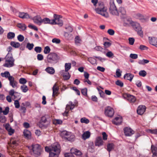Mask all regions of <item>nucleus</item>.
Returning <instances> with one entry per match:
<instances>
[{"instance_id":"nucleus-3","label":"nucleus","mask_w":157,"mask_h":157,"mask_svg":"<svg viewBox=\"0 0 157 157\" xmlns=\"http://www.w3.org/2000/svg\"><path fill=\"white\" fill-rule=\"evenodd\" d=\"M58 59V56L56 53H50L47 56V61L50 64H54L57 63Z\"/></svg>"},{"instance_id":"nucleus-63","label":"nucleus","mask_w":157,"mask_h":157,"mask_svg":"<svg viewBox=\"0 0 157 157\" xmlns=\"http://www.w3.org/2000/svg\"><path fill=\"white\" fill-rule=\"evenodd\" d=\"M19 82L21 84H24L27 82L26 79L24 78H20L19 80Z\"/></svg>"},{"instance_id":"nucleus-37","label":"nucleus","mask_w":157,"mask_h":157,"mask_svg":"<svg viewBox=\"0 0 157 157\" xmlns=\"http://www.w3.org/2000/svg\"><path fill=\"white\" fill-rule=\"evenodd\" d=\"M21 89L22 91L24 93L27 92L29 90L27 86L25 85H23V86H21Z\"/></svg>"},{"instance_id":"nucleus-19","label":"nucleus","mask_w":157,"mask_h":157,"mask_svg":"<svg viewBox=\"0 0 157 157\" xmlns=\"http://www.w3.org/2000/svg\"><path fill=\"white\" fill-rule=\"evenodd\" d=\"M151 150L152 153V157H157V146L152 145L151 147Z\"/></svg>"},{"instance_id":"nucleus-55","label":"nucleus","mask_w":157,"mask_h":157,"mask_svg":"<svg viewBox=\"0 0 157 157\" xmlns=\"http://www.w3.org/2000/svg\"><path fill=\"white\" fill-rule=\"evenodd\" d=\"M9 111V107L7 106L5 108V109L3 111L2 113L4 115H7Z\"/></svg>"},{"instance_id":"nucleus-14","label":"nucleus","mask_w":157,"mask_h":157,"mask_svg":"<svg viewBox=\"0 0 157 157\" xmlns=\"http://www.w3.org/2000/svg\"><path fill=\"white\" fill-rule=\"evenodd\" d=\"M33 20L34 22L37 25L40 26L42 24V18L40 15H37L33 17Z\"/></svg>"},{"instance_id":"nucleus-11","label":"nucleus","mask_w":157,"mask_h":157,"mask_svg":"<svg viewBox=\"0 0 157 157\" xmlns=\"http://www.w3.org/2000/svg\"><path fill=\"white\" fill-rule=\"evenodd\" d=\"M124 98H127L128 101L132 104H133L136 101V97L133 95L129 94H126L124 96Z\"/></svg>"},{"instance_id":"nucleus-40","label":"nucleus","mask_w":157,"mask_h":157,"mask_svg":"<svg viewBox=\"0 0 157 157\" xmlns=\"http://www.w3.org/2000/svg\"><path fill=\"white\" fill-rule=\"evenodd\" d=\"M34 46V45L33 43H28L27 44L26 48L29 50H31L33 48Z\"/></svg>"},{"instance_id":"nucleus-6","label":"nucleus","mask_w":157,"mask_h":157,"mask_svg":"<svg viewBox=\"0 0 157 157\" xmlns=\"http://www.w3.org/2000/svg\"><path fill=\"white\" fill-rule=\"evenodd\" d=\"M32 147L34 154L36 156H39L42 151L41 146L38 144H35L32 145Z\"/></svg>"},{"instance_id":"nucleus-4","label":"nucleus","mask_w":157,"mask_h":157,"mask_svg":"<svg viewBox=\"0 0 157 157\" xmlns=\"http://www.w3.org/2000/svg\"><path fill=\"white\" fill-rule=\"evenodd\" d=\"M95 10L98 13L100 14L106 18L109 17V14L107 12V8L104 6H102L101 7L97 8L95 9Z\"/></svg>"},{"instance_id":"nucleus-27","label":"nucleus","mask_w":157,"mask_h":157,"mask_svg":"<svg viewBox=\"0 0 157 157\" xmlns=\"http://www.w3.org/2000/svg\"><path fill=\"white\" fill-rule=\"evenodd\" d=\"M75 139V136L72 134L71 132L69 134V135L66 138L65 140L71 142L74 141Z\"/></svg>"},{"instance_id":"nucleus-21","label":"nucleus","mask_w":157,"mask_h":157,"mask_svg":"<svg viewBox=\"0 0 157 157\" xmlns=\"http://www.w3.org/2000/svg\"><path fill=\"white\" fill-rule=\"evenodd\" d=\"M134 75L131 73H126L124 75V78L127 80L131 81L134 77Z\"/></svg>"},{"instance_id":"nucleus-12","label":"nucleus","mask_w":157,"mask_h":157,"mask_svg":"<svg viewBox=\"0 0 157 157\" xmlns=\"http://www.w3.org/2000/svg\"><path fill=\"white\" fill-rule=\"evenodd\" d=\"M146 107L144 105H141L138 106L137 109V113L139 115H142L145 112Z\"/></svg>"},{"instance_id":"nucleus-10","label":"nucleus","mask_w":157,"mask_h":157,"mask_svg":"<svg viewBox=\"0 0 157 157\" xmlns=\"http://www.w3.org/2000/svg\"><path fill=\"white\" fill-rule=\"evenodd\" d=\"M104 113L106 116L112 117L114 114V112L113 108L110 106H107L105 109Z\"/></svg>"},{"instance_id":"nucleus-17","label":"nucleus","mask_w":157,"mask_h":157,"mask_svg":"<svg viewBox=\"0 0 157 157\" xmlns=\"http://www.w3.org/2000/svg\"><path fill=\"white\" fill-rule=\"evenodd\" d=\"M18 17L22 19H29L31 17L28 13L24 12H19Z\"/></svg>"},{"instance_id":"nucleus-34","label":"nucleus","mask_w":157,"mask_h":157,"mask_svg":"<svg viewBox=\"0 0 157 157\" xmlns=\"http://www.w3.org/2000/svg\"><path fill=\"white\" fill-rule=\"evenodd\" d=\"M10 143L14 146H17L18 145V140H17L14 139L13 138H12L11 140Z\"/></svg>"},{"instance_id":"nucleus-52","label":"nucleus","mask_w":157,"mask_h":157,"mask_svg":"<svg viewBox=\"0 0 157 157\" xmlns=\"http://www.w3.org/2000/svg\"><path fill=\"white\" fill-rule=\"evenodd\" d=\"M67 73L66 75L63 74V76L64 79L67 80L69 79L70 77V75L69 74V73L67 72Z\"/></svg>"},{"instance_id":"nucleus-61","label":"nucleus","mask_w":157,"mask_h":157,"mask_svg":"<svg viewBox=\"0 0 157 157\" xmlns=\"http://www.w3.org/2000/svg\"><path fill=\"white\" fill-rule=\"evenodd\" d=\"M139 48L141 50H147L148 49L147 47L143 45H141L140 46Z\"/></svg>"},{"instance_id":"nucleus-41","label":"nucleus","mask_w":157,"mask_h":157,"mask_svg":"<svg viewBox=\"0 0 157 157\" xmlns=\"http://www.w3.org/2000/svg\"><path fill=\"white\" fill-rule=\"evenodd\" d=\"M17 27L23 30H25L26 28V26L24 24H19L17 25Z\"/></svg>"},{"instance_id":"nucleus-43","label":"nucleus","mask_w":157,"mask_h":157,"mask_svg":"<svg viewBox=\"0 0 157 157\" xmlns=\"http://www.w3.org/2000/svg\"><path fill=\"white\" fill-rule=\"evenodd\" d=\"M21 98V97L20 96V94L18 92H16L14 96V99H17V100H19Z\"/></svg>"},{"instance_id":"nucleus-60","label":"nucleus","mask_w":157,"mask_h":157,"mask_svg":"<svg viewBox=\"0 0 157 157\" xmlns=\"http://www.w3.org/2000/svg\"><path fill=\"white\" fill-rule=\"evenodd\" d=\"M18 100L14 101V105L16 108H18L20 107V104Z\"/></svg>"},{"instance_id":"nucleus-26","label":"nucleus","mask_w":157,"mask_h":157,"mask_svg":"<svg viewBox=\"0 0 157 157\" xmlns=\"http://www.w3.org/2000/svg\"><path fill=\"white\" fill-rule=\"evenodd\" d=\"M90 136V133L89 131L84 132L82 135V138L84 140H86L89 138Z\"/></svg>"},{"instance_id":"nucleus-49","label":"nucleus","mask_w":157,"mask_h":157,"mask_svg":"<svg viewBox=\"0 0 157 157\" xmlns=\"http://www.w3.org/2000/svg\"><path fill=\"white\" fill-rule=\"evenodd\" d=\"M87 89L85 88L81 90V93L84 96H86L87 95Z\"/></svg>"},{"instance_id":"nucleus-58","label":"nucleus","mask_w":157,"mask_h":157,"mask_svg":"<svg viewBox=\"0 0 157 157\" xmlns=\"http://www.w3.org/2000/svg\"><path fill=\"white\" fill-rule=\"evenodd\" d=\"M6 121V117L3 115H2L0 118V122L4 123Z\"/></svg>"},{"instance_id":"nucleus-20","label":"nucleus","mask_w":157,"mask_h":157,"mask_svg":"<svg viewBox=\"0 0 157 157\" xmlns=\"http://www.w3.org/2000/svg\"><path fill=\"white\" fill-rule=\"evenodd\" d=\"M149 39L150 44L157 47V38L149 37Z\"/></svg>"},{"instance_id":"nucleus-31","label":"nucleus","mask_w":157,"mask_h":157,"mask_svg":"<svg viewBox=\"0 0 157 157\" xmlns=\"http://www.w3.org/2000/svg\"><path fill=\"white\" fill-rule=\"evenodd\" d=\"M10 45L15 48H18L20 46V44L18 42L11 41L10 42Z\"/></svg>"},{"instance_id":"nucleus-42","label":"nucleus","mask_w":157,"mask_h":157,"mask_svg":"<svg viewBox=\"0 0 157 157\" xmlns=\"http://www.w3.org/2000/svg\"><path fill=\"white\" fill-rule=\"evenodd\" d=\"M106 56L108 57L112 58L114 57V54L111 51L107 52L105 54Z\"/></svg>"},{"instance_id":"nucleus-18","label":"nucleus","mask_w":157,"mask_h":157,"mask_svg":"<svg viewBox=\"0 0 157 157\" xmlns=\"http://www.w3.org/2000/svg\"><path fill=\"white\" fill-rule=\"evenodd\" d=\"M122 117H116L112 121V122L116 125H119L122 122Z\"/></svg>"},{"instance_id":"nucleus-46","label":"nucleus","mask_w":157,"mask_h":157,"mask_svg":"<svg viewBox=\"0 0 157 157\" xmlns=\"http://www.w3.org/2000/svg\"><path fill=\"white\" fill-rule=\"evenodd\" d=\"M115 84L116 85L119 86L121 87L123 86V83L120 80H117L115 82Z\"/></svg>"},{"instance_id":"nucleus-23","label":"nucleus","mask_w":157,"mask_h":157,"mask_svg":"<svg viewBox=\"0 0 157 157\" xmlns=\"http://www.w3.org/2000/svg\"><path fill=\"white\" fill-rule=\"evenodd\" d=\"M31 132L29 131L26 129H25L24 130L23 134L25 138L27 139L30 138L31 136Z\"/></svg>"},{"instance_id":"nucleus-35","label":"nucleus","mask_w":157,"mask_h":157,"mask_svg":"<svg viewBox=\"0 0 157 157\" xmlns=\"http://www.w3.org/2000/svg\"><path fill=\"white\" fill-rule=\"evenodd\" d=\"M65 71L67 72L71 68V65L70 63H66L65 64Z\"/></svg>"},{"instance_id":"nucleus-9","label":"nucleus","mask_w":157,"mask_h":157,"mask_svg":"<svg viewBox=\"0 0 157 157\" xmlns=\"http://www.w3.org/2000/svg\"><path fill=\"white\" fill-rule=\"evenodd\" d=\"M49 117L48 115H45L42 116L39 121L40 125L42 126H45L46 124H48L50 122Z\"/></svg>"},{"instance_id":"nucleus-44","label":"nucleus","mask_w":157,"mask_h":157,"mask_svg":"<svg viewBox=\"0 0 157 157\" xmlns=\"http://www.w3.org/2000/svg\"><path fill=\"white\" fill-rule=\"evenodd\" d=\"M88 60L93 65L96 63V60L94 58H90L88 59Z\"/></svg>"},{"instance_id":"nucleus-57","label":"nucleus","mask_w":157,"mask_h":157,"mask_svg":"<svg viewBox=\"0 0 157 157\" xmlns=\"http://www.w3.org/2000/svg\"><path fill=\"white\" fill-rule=\"evenodd\" d=\"M129 43L131 45H132L133 44L135 39L133 38L130 37L128 39Z\"/></svg>"},{"instance_id":"nucleus-32","label":"nucleus","mask_w":157,"mask_h":157,"mask_svg":"<svg viewBox=\"0 0 157 157\" xmlns=\"http://www.w3.org/2000/svg\"><path fill=\"white\" fill-rule=\"evenodd\" d=\"M107 150L109 152L114 148V145L113 143L108 144L107 146Z\"/></svg>"},{"instance_id":"nucleus-62","label":"nucleus","mask_w":157,"mask_h":157,"mask_svg":"<svg viewBox=\"0 0 157 157\" xmlns=\"http://www.w3.org/2000/svg\"><path fill=\"white\" fill-rule=\"evenodd\" d=\"M107 33L109 35L112 36L114 34L115 31L112 29H109L108 30Z\"/></svg>"},{"instance_id":"nucleus-45","label":"nucleus","mask_w":157,"mask_h":157,"mask_svg":"<svg viewBox=\"0 0 157 157\" xmlns=\"http://www.w3.org/2000/svg\"><path fill=\"white\" fill-rule=\"evenodd\" d=\"M139 74L140 76L144 77L146 75L147 73L144 70H141L139 71Z\"/></svg>"},{"instance_id":"nucleus-15","label":"nucleus","mask_w":157,"mask_h":157,"mask_svg":"<svg viewBox=\"0 0 157 157\" xmlns=\"http://www.w3.org/2000/svg\"><path fill=\"white\" fill-rule=\"evenodd\" d=\"M10 85L13 88H17V82L15 80L14 78L12 76L9 78Z\"/></svg>"},{"instance_id":"nucleus-53","label":"nucleus","mask_w":157,"mask_h":157,"mask_svg":"<svg viewBox=\"0 0 157 157\" xmlns=\"http://www.w3.org/2000/svg\"><path fill=\"white\" fill-rule=\"evenodd\" d=\"M136 18L140 20L144 19V17L143 15L140 13H137L136 15Z\"/></svg>"},{"instance_id":"nucleus-56","label":"nucleus","mask_w":157,"mask_h":157,"mask_svg":"<svg viewBox=\"0 0 157 157\" xmlns=\"http://www.w3.org/2000/svg\"><path fill=\"white\" fill-rule=\"evenodd\" d=\"M103 45L104 47L105 48H106L109 47L111 45V43L109 42H104Z\"/></svg>"},{"instance_id":"nucleus-39","label":"nucleus","mask_w":157,"mask_h":157,"mask_svg":"<svg viewBox=\"0 0 157 157\" xmlns=\"http://www.w3.org/2000/svg\"><path fill=\"white\" fill-rule=\"evenodd\" d=\"M80 121L82 123L87 124L89 123L90 121L89 120L84 117L81 119Z\"/></svg>"},{"instance_id":"nucleus-36","label":"nucleus","mask_w":157,"mask_h":157,"mask_svg":"<svg viewBox=\"0 0 157 157\" xmlns=\"http://www.w3.org/2000/svg\"><path fill=\"white\" fill-rule=\"evenodd\" d=\"M69 104V105H67L66 109H67L69 108L70 110H72L74 108L75 105L71 101L70 102Z\"/></svg>"},{"instance_id":"nucleus-5","label":"nucleus","mask_w":157,"mask_h":157,"mask_svg":"<svg viewBox=\"0 0 157 157\" xmlns=\"http://www.w3.org/2000/svg\"><path fill=\"white\" fill-rule=\"evenodd\" d=\"M131 25L135 30L137 32L138 34L141 37H143V33L140 24L137 22H133Z\"/></svg>"},{"instance_id":"nucleus-38","label":"nucleus","mask_w":157,"mask_h":157,"mask_svg":"<svg viewBox=\"0 0 157 157\" xmlns=\"http://www.w3.org/2000/svg\"><path fill=\"white\" fill-rule=\"evenodd\" d=\"M62 123V121L60 119H54L53 121V124H60Z\"/></svg>"},{"instance_id":"nucleus-1","label":"nucleus","mask_w":157,"mask_h":157,"mask_svg":"<svg viewBox=\"0 0 157 157\" xmlns=\"http://www.w3.org/2000/svg\"><path fill=\"white\" fill-rule=\"evenodd\" d=\"M45 150L49 153V157H58L60 152V146L58 143H55L48 147H45Z\"/></svg>"},{"instance_id":"nucleus-28","label":"nucleus","mask_w":157,"mask_h":157,"mask_svg":"<svg viewBox=\"0 0 157 157\" xmlns=\"http://www.w3.org/2000/svg\"><path fill=\"white\" fill-rule=\"evenodd\" d=\"M45 71L51 75L53 74L55 72L54 69L52 67H47L45 69Z\"/></svg>"},{"instance_id":"nucleus-13","label":"nucleus","mask_w":157,"mask_h":157,"mask_svg":"<svg viewBox=\"0 0 157 157\" xmlns=\"http://www.w3.org/2000/svg\"><path fill=\"white\" fill-rule=\"evenodd\" d=\"M124 130L126 136H131L134 133V131L130 128L125 127Z\"/></svg>"},{"instance_id":"nucleus-64","label":"nucleus","mask_w":157,"mask_h":157,"mask_svg":"<svg viewBox=\"0 0 157 157\" xmlns=\"http://www.w3.org/2000/svg\"><path fill=\"white\" fill-rule=\"evenodd\" d=\"M64 155L65 157H74L73 154L72 153H65Z\"/></svg>"},{"instance_id":"nucleus-54","label":"nucleus","mask_w":157,"mask_h":157,"mask_svg":"<svg viewBox=\"0 0 157 157\" xmlns=\"http://www.w3.org/2000/svg\"><path fill=\"white\" fill-rule=\"evenodd\" d=\"M75 152H73L75 155H81L82 154V153L81 151L77 149H75L74 150Z\"/></svg>"},{"instance_id":"nucleus-7","label":"nucleus","mask_w":157,"mask_h":157,"mask_svg":"<svg viewBox=\"0 0 157 157\" xmlns=\"http://www.w3.org/2000/svg\"><path fill=\"white\" fill-rule=\"evenodd\" d=\"M110 13L112 15L118 16L119 13L117 9L114 2H110V7L109 9Z\"/></svg>"},{"instance_id":"nucleus-25","label":"nucleus","mask_w":157,"mask_h":157,"mask_svg":"<svg viewBox=\"0 0 157 157\" xmlns=\"http://www.w3.org/2000/svg\"><path fill=\"white\" fill-rule=\"evenodd\" d=\"M70 134V132H69L66 131H63L61 132L60 135L62 138L65 139Z\"/></svg>"},{"instance_id":"nucleus-2","label":"nucleus","mask_w":157,"mask_h":157,"mask_svg":"<svg viewBox=\"0 0 157 157\" xmlns=\"http://www.w3.org/2000/svg\"><path fill=\"white\" fill-rule=\"evenodd\" d=\"M5 59V63L3 65V66L6 67H11L14 65V59L13 58L12 54L8 53L6 56Z\"/></svg>"},{"instance_id":"nucleus-8","label":"nucleus","mask_w":157,"mask_h":157,"mask_svg":"<svg viewBox=\"0 0 157 157\" xmlns=\"http://www.w3.org/2000/svg\"><path fill=\"white\" fill-rule=\"evenodd\" d=\"M59 17V15L56 14H54V19L52 20V25L57 24L60 26H62L63 22Z\"/></svg>"},{"instance_id":"nucleus-51","label":"nucleus","mask_w":157,"mask_h":157,"mask_svg":"<svg viewBox=\"0 0 157 157\" xmlns=\"http://www.w3.org/2000/svg\"><path fill=\"white\" fill-rule=\"evenodd\" d=\"M17 40L20 42H22L23 41L24 39V36L21 35H19L17 37Z\"/></svg>"},{"instance_id":"nucleus-47","label":"nucleus","mask_w":157,"mask_h":157,"mask_svg":"<svg viewBox=\"0 0 157 157\" xmlns=\"http://www.w3.org/2000/svg\"><path fill=\"white\" fill-rule=\"evenodd\" d=\"M50 48L48 46H47L44 48V53L45 54H48L50 51Z\"/></svg>"},{"instance_id":"nucleus-24","label":"nucleus","mask_w":157,"mask_h":157,"mask_svg":"<svg viewBox=\"0 0 157 157\" xmlns=\"http://www.w3.org/2000/svg\"><path fill=\"white\" fill-rule=\"evenodd\" d=\"M1 75L3 77L8 78V80H9V78L12 76L10 75V72L8 71H5L4 73H1Z\"/></svg>"},{"instance_id":"nucleus-22","label":"nucleus","mask_w":157,"mask_h":157,"mask_svg":"<svg viewBox=\"0 0 157 157\" xmlns=\"http://www.w3.org/2000/svg\"><path fill=\"white\" fill-rule=\"evenodd\" d=\"M59 88L57 86L56 83H55L52 87L53 94L52 96L54 97L56 94L59 91Z\"/></svg>"},{"instance_id":"nucleus-16","label":"nucleus","mask_w":157,"mask_h":157,"mask_svg":"<svg viewBox=\"0 0 157 157\" xmlns=\"http://www.w3.org/2000/svg\"><path fill=\"white\" fill-rule=\"evenodd\" d=\"M103 141L102 137L101 136H98L96 138L95 141V145L99 147L103 145Z\"/></svg>"},{"instance_id":"nucleus-30","label":"nucleus","mask_w":157,"mask_h":157,"mask_svg":"<svg viewBox=\"0 0 157 157\" xmlns=\"http://www.w3.org/2000/svg\"><path fill=\"white\" fill-rule=\"evenodd\" d=\"M119 11L118 12H120L121 13V14L123 15V17H125L126 14V10L123 7H120L119 10Z\"/></svg>"},{"instance_id":"nucleus-48","label":"nucleus","mask_w":157,"mask_h":157,"mask_svg":"<svg viewBox=\"0 0 157 157\" xmlns=\"http://www.w3.org/2000/svg\"><path fill=\"white\" fill-rule=\"evenodd\" d=\"M52 42L53 43H55L56 44H59L60 43L61 40L59 39L54 38L52 39Z\"/></svg>"},{"instance_id":"nucleus-29","label":"nucleus","mask_w":157,"mask_h":157,"mask_svg":"<svg viewBox=\"0 0 157 157\" xmlns=\"http://www.w3.org/2000/svg\"><path fill=\"white\" fill-rule=\"evenodd\" d=\"M52 20H50L49 18L45 17L42 19V24H52Z\"/></svg>"},{"instance_id":"nucleus-33","label":"nucleus","mask_w":157,"mask_h":157,"mask_svg":"<svg viewBox=\"0 0 157 157\" xmlns=\"http://www.w3.org/2000/svg\"><path fill=\"white\" fill-rule=\"evenodd\" d=\"M15 36V34L14 33L10 32L7 34V38L9 39H11L14 38Z\"/></svg>"},{"instance_id":"nucleus-59","label":"nucleus","mask_w":157,"mask_h":157,"mask_svg":"<svg viewBox=\"0 0 157 157\" xmlns=\"http://www.w3.org/2000/svg\"><path fill=\"white\" fill-rule=\"evenodd\" d=\"M121 71L120 69L119 68L117 69L116 74L117 77H120L121 76Z\"/></svg>"},{"instance_id":"nucleus-50","label":"nucleus","mask_w":157,"mask_h":157,"mask_svg":"<svg viewBox=\"0 0 157 157\" xmlns=\"http://www.w3.org/2000/svg\"><path fill=\"white\" fill-rule=\"evenodd\" d=\"M35 51L37 53H40L41 52L42 48L40 47H36L34 48Z\"/></svg>"}]
</instances>
